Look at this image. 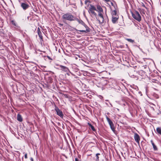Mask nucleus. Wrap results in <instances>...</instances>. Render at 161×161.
<instances>
[{
    "label": "nucleus",
    "instance_id": "nucleus-43",
    "mask_svg": "<svg viewBox=\"0 0 161 161\" xmlns=\"http://www.w3.org/2000/svg\"><path fill=\"white\" fill-rule=\"evenodd\" d=\"M91 157H92V155H93V154H91Z\"/></svg>",
    "mask_w": 161,
    "mask_h": 161
},
{
    "label": "nucleus",
    "instance_id": "nucleus-17",
    "mask_svg": "<svg viewBox=\"0 0 161 161\" xmlns=\"http://www.w3.org/2000/svg\"><path fill=\"white\" fill-rule=\"evenodd\" d=\"M17 120L20 122H21L22 120V118L21 116L19 114L17 115Z\"/></svg>",
    "mask_w": 161,
    "mask_h": 161
},
{
    "label": "nucleus",
    "instance_id": "nucleus-26",
    "mask_svg": "<svg viewBox=\"0 0 161 161\" xmlns=\"http://www.w3.org/2000/svg\"><path fill=\"white\" fill-rule=\"evenodd\" d=\"M12 24L13 25H15V23L14 22V21H12Z\"/></svg>",
    "mask_w": 161,
    "mask_h": 161
},
{
    "label": "nucleus",
    "instance_id": "nucleus-33",
    "mask_svg": "<svg viewBox=\"0 0 161 161\" xmlns=\"http://www.w3.org/2000/svg\"><path fill=\"white\" fill-rule=\"evenodd\" d=\"M92 72H94L92 69H91V75L94 74L93 72L92 73Z\"/></svg>",
    "mask_w": 161,
    "mask_h": 161
},
{
    "label": "nucleus",
    "instance_id": "nucleus-9",
    "mask_svg": "<svg viewBox=\"0 0 161 161\" xmlns=\"http://www.w3.org/2000/svg\"><path fill=\"white\" fill-rule=\"evenodd\" d=\"M96 7L94 5H91V14L94 15L95 16H97V14L93 10L96 11Z\"/></svg>",
    "mask_w": 161,
    "mask_h": 161
},
{
    "label": "nucleus",
    "instance_id": "nucleus-2",
    "mask_svg": "<svg viewBox=\"0 0 161 161\" xmlns=\"http://www.w3.org/2000/svg\"><path fill=\"white\" fill-rule=\"evenodd\" d=\"M62 18L63 19L69 21H74L75 17L69 13H68L63 15Z\"/></svg>",
    "mask_w": 161,
    "mask_h": 161
},
{
    "label": "nucleus",
    "instance_id": "nucleus-6",
    "mask_svg": "<svg viewBox=\"0 0 161 161\" xmlns=\"http://www.w3.org/2000/svg\"><path fill=\"white\" fill-rule=\"evenodd\" d=\"M98 16H99L100 18V19H99L98 20L99 23L100 24H102L104 22L106 23V22H108V18L107 15H106V17L107 19L105 20L104 19V18L102 14V12L99 13Z\"/></svg>",
    "mask_w": 161,
    "mask_h": 161
},
{
    "label": "nucleus",
    "instance_id": "nucleus-4",
    "mask_svg": "<svg viewBox=\"0 0 161 161\" xmlns=\"http://www.w3.org/2000/svg\"><path fill=\"white\" fill-rule=\"evenodd\" d=\"M91 83H92L93 85L94 86L95 85L96 86L98 87L99 86V78L98 77H96L94 78L93 76L91 75ZM92 84H91V85Z\"/></svg>",
    "mask_w": 161,
    "mask_h": 161
},
{
    "label": "nucleus",
    "instance_id": "nucleus-24",
    "mask_svg": "<svg viewBox=\"0 0 161 161\" xmlns=\"http://www.w3.org/2000/svg\"><path fill=\"white\" fill-rule=\"evenodd\" d=\"M126 40L128 42H130L132 43H135V41L134 40H133L131 39L128 38Z\"/></svg>",
    "mask_w": 161,
    "mask_h": 161
},
{
    "label": "nucleus",
    "instance_id": "nucleus-27",
    "mask_svg": "<svg viewBox=\"0 0 161 161\" xmlns=\"http://www.w3.org/2000/svg\"><path fill=\"white\" fill-rule=\"evenodd\" d=\"M142 7H144V8H146V7L145 6V4L143 3H142Z\"/></svg>",
    "mask_w": 161,
    "mask_h": 161
},
{
    "label": "nucleus",
    "instance_id": "nucleus-22",
    "mask_svg": "<svg viewBox=\"0 0 161 161\" xmlns=\"http://www.w3.org/2000/svg\"><path fill=\"white\" fill-rule=\"evenodd\" d=\"M112 15H113H113L116 16H117L116 15L117 14V11L116 10V9L112 11Z\"/></svg>",
    "mask_w": 161,
    "mask_h": 161
},
{
    "label": "nucleus",
    "instance_id": "nucleus-30",
    "mask_svg": "<svg viewBox=\"0 0 161 161\" xmlns=\"http://www.w3.org/2000/svg\"><path fill=\"white\" fill-rule=\"evenodd\" d=\"M25 158H27V154L26 153L25 154Z\"/></svg>",
    "mask_w": 161,
    "mask_h": 161
},
{
    "label": "nucleus",
    "instance_id": "nucleus-23",
    "mask_svg": "<svg viewBox=\"0 0 161 161\" xmlns=\"http://www.w3.org/2000/svg\"><path fill=\"white\" fill-rule=\"evenodd\" d=\"M91 36L92 35H94L96 33V32L94 31L93 28L91 26Z\"/></svg>",
    "mask_w": 161,
    "mask_h": 161
},
{
    "label": "nucleus",
    "instance_id": "nucleus-18",
    "mask_svg": "<svg viewBox=\"0 0 161 161\" xmlns=\"http://www.w3.org/2000/svg\"><path fill=\"white\" fill-rule=\"evenodd\" d=\"M74 20L77 21L79 22V23L81 24H83L84 23L82 21V20H79L78 19L75 18V17L74 19Z\"/></svg>",
    "mask_w": 161,
    "mask_h": 161
},
{
    "label": "nucleus",
    "instance_id": "nucleus-12",
    "mask_svg": "<svg viewBox=\"0 0 161 161\" xmlns=\"http://www.w3.org/2000/svg\"><path fill=\"white\" fill-rule=\"evenodd\" d=\"M118 18L119 17L118 15L116 17L113 16L112 19V23L114 24L118 20Z\"/></svg>",
    "mask_w": 161,
    "mask_h": 161
},
{
    "label": "nucleus",
    "instance_id": "nucleus-5",
    "mask_svg": "<svg viewBox=\"0 0 161 161\" xmlns=\"http://www.w3.org/2000/svg\"><path fill=\"white\" fill-rule=\"evenodd\" d=\"M106 117L107 121L110 125V128L114 133H115V127H114V125L113 122L107 115L106 116Z\"/></svg>",
    "mask_w": 161,
    "mask_h": 161
},
{
    "label": "nucleus",
    "instance_id": "nucleus-41",
    "mask_svg": "<svg viewBox=\"0 0 161 161\" xmlns=\"http://www.w3.org/2000/svg\"><path fill=\"white\" fill-rule=\"evenodd\" d=\"M139 94L141 93V92H139Z\"/></svg>",
    "mask_w": 161,
    "mask_h": 161
},
{
    "label": "nucleus",
    "instance_id": "nucleus-35",
    "mask_svg": "<svg viewBox=\"0 0 161 161\" xmlns=\"http://www.w3.org/2000/svg\"><path fill=\"white\" fill-rule=\"evenodd\" d=\"M104 19H105H105H106V20H107V17H106H106H104Z\"/></svg>",
    "mask_w": 161,
    "mask_h": 161
},
{
    "label": "nucleus",
    "instance_id": "nucleus-32",
    "mask_svg": "<svg viewBox=\"0 0 161 161\" xmlns=\"http://www.w3.org/2000/svg\"><path fill=\"white\" fill-rule=\"evenodd\" d=\"M134 88L136 90H137L138 89V88L136 86Z\"/></svg>",
    "mask_w": 161,
    "mask_h": 161
},
{
    "label": "nucleus",
    "instance_id": "nucleus-37",
    "mask_svg": "<svg viewBox=\"0 0 161 161\" xmlns=\"http://www.w3.org/2000/svg\"><path fill=\"white\" fill-rule=\"evenodd\" d=\"M91 94H93H93H94V92H92V91H91Z\"/></svg>",
    "mask_w": 161,
    "mask_h": 161
},
{
    "label": "nucleus",
    "instance_id": "nucleus-42",
    "mask_svg": "<svg viewBox=\"0 0 161 161\" xmlns=\"http://www.w3.org/2000/svg\"><path fill=\"white\" fill-rule=\"evenodd\" d=\"M91 39H92V37H91Z\"/></svg>",
    "mask_w": 161,
    "mask_h": 161
},
{
    "label": "nucleus",
    "instance_id": "nucleus-13",
    "mask_svg": "<svg viewBox=\"0 0 161 161\" xmlns=\"http://www.w3.org/2000/svg\"><path fill=\"white\" fill-rule=\"evenodd\" d=\"M21 6L24 9H26L27 8L29 7L28 5L25 3H22L21 4Z\"/></svg>",
    "mask_w": 161,
    "mask_h": 161
},
{
    "label": "nucleus",
    "instance_id": "nucleus-10",
    "mask_svg": "<svg viewBox=\"0 0 161 161\" xmlns=\"http://www.w3.org/2000/svg\"><path fill=\"white\" fill-rule=\"evenodd\" d=\"M55 110L57 114L60 117H62L63 114L62 111L60 110L58 108H56Z\"/></svg>",
    "mask_w": 161,
    "mask_h": 161
},
{
    "label": "nucleus",
    "instance_id": "nucleus-25",
    "mask_svg": "<svg viewBox=\"0 0 161 161\" xmlns=\"http://www.w3.org/2000/svg\"><path fill=\"white\" fill-rule=\"evenodd\" d=\"M111 5L114 7L115 9H116V8H117V5H114V3L112 2H111Z\"/></svg>",
    "mask_w": 161,
    "mask_h": 161
},
{
    "label": "nucleus",
    "instance_id": "nucleus-34",
    "mask_svg": "<svg viewBox=\"0 0 161 161\" xmlns=\"http://www.w3.org/2000/svg\"><path fill=\"white\" fill-rule=\"evenodd\" d=\"M30 159H31V161H33L32 158H31Z\"/></svg>",
    "mask_w": 161,
    "mask_h": 161
},
{
    "label": "nucleus",
    "instance_id": "nucleus-7",
    "mask_svg": "<svg viewBox=\"0 0 161 161\" xmlns=\"http://www.w3.org/2000/svg\"><path fill=\"white\" fill-rule=\"evenodd\" d=\"M134 138L135 141L138 144H139L140 138L139 135L137 133H135L134 136Z\"/></svg>",
    "mask_w": 161,
    "mask_h": 161
},
{
    "label": "nucleus",
    "instance_id": "nucleus-20",
    "mask_svg": "<svg viewBox=\"0 0 161 161\" xmlns=\"http://www.w3.org/2000/svg\"><path fill=\"white\" fill-rule=\"evenodd\" d=\"M156 131L160 135H161V128L158 127L156 129Z\"/></svg>",
    "mask_w": 161,
    "mask_h": 161
},
{
    "label": "nucleus",
    "instance_id": "nucleus-19",
    "mask_svg": "<svg viewBox=\"0 0 161 161\" xmlns=\"http://www.w3.org/2000/svg\"><path fill=\"white\" fill-rule=\"evenodd\" d=\"M91 130H92L94 132L93 133L94 134L96 135L95 134H97V131L96 129L94 127L91 125Z\"/></svg>",
    "mask_w": 161,
    "mask_h": 161
},
{
    "label": "nucleus",
    "instance_id": "nucleus-3",
    "mask_svg": "<svg viewBox=\"0 0 161 161\" xmlns=\"http://www.w3.org/2000/svg\"><path fill=\"white\" fill-rule=\"evenodd\" d=\"M131 14L133 18L139 22L141 20V16L138 12L136 11L134 12H132Z\"/></svg>",
    "mask_w": 161,
    "mask_h": 161
},
{
    "label": "nucleus",
    "instance_id": "nucleus-39",
    "mask_svg": "<svg viewBox=\"0 0 161 161\" xmlns=\"http://www.w3.org/2000/svg\"><path fill=\"white\" fill-rule=\"evenodd\" d=\"M89 11L91 10V8H90L89 9Z\"/></svg>",
    "mask_w": 161,
    "mask_h": 161
},
{
    "label": "nucleus",
    "instance_id": "nucleus-40",
    "mask_svg": "<svg viewBox=\"0 0 161 161\" xmlns=\"http://www.w3.org/2000/svg\"><path fill=\"white\" fill-rule=\"evenodd\" d=\"M159 113L160 114H161V111H160Z\"/></svg>",
    "mask_w": 161,
    "mask_h": 161
},
{
    "label": "nucleus",
    "instance_id": "nucleus-36",
    "mask_svg": "<svg viewBox=\"0 0 161 161\" xmlns=\"http://www.w3.org/2000/svg\"><path fill=\"white\" fill-rule=\"evenodd\" d=\"M75 161H78V160L77 158H75Z\"/></svg>",
    "mask_w": 161,
    "mask_h": 161
},
{
    "label": "nucleus",
    "instance_id": "nucleus-8",
    "mask_svg": "<svg viewBox=\"0 0 161 161\" xmlns=\"http://www.w3.org/2000/svg\"><path fill=\"white\" fill-rule=\"evenodd\" d=\"M101 155L99 153H96L95 155L92 157V159L94 161H99V156Z\"/></svg>",
    "mask_w": 161,
    "mask_h": 161
},
{
    "label": "nucleus",
    "instance_id": "nucleus-15",
    "mask_svg": "<svg viewBox=\"0 0 161 161\" xmlns=\"http://www.w3.org/2000/svg\"><path fill=\"white\" fill-rule=\"evenodd\" d=\"M151 143L153 146V148L154 151H157L158 150V148L157 146L155 145L154 143H153V140H152L151 141Z\"/></svg>",
    "mask_w": 161,
    "mask_h": 161
},
{
    "label": "nucleus",
    "instance_id": "nucleus-38",
    "mask_svg": "<svg viewBox=\"0 0 161 161\" xmlns=\"http://www.w3.org/2000/svg\"><path fill=\"white\" fill-rule=\"evenodd\" d=\"M88 125H89V126H91V124H90V123H88Z\"/></svg>",
    "mask_w": 161,
    "mask_h": 161
},
{
    "label": "nucleus",
    "instance_id": "nucleus-31",
    "mask_svg": "<svg viewBox=\"0 0 161 161\" xmlns=\"http://www.w3.org/2000/svg\"><path fill=\"white\" fill-rule=\"evenodd\" d=\"M80 31L81 32H85V31L83 30H80V31Z\"/></svg>",
    "mask_w": 161,
    "mask_h": 161
},
{
    "label": "nucleus",
    "instance_id": "nucleus-16",
    "mask_svg": "<svg viewBox=\"0 0 161 161\" xmlns=\"http://www.w3.org/2000/svg\"><path fill=\"white\" fill-rule=\"evenodd\" d=\"M137 73L138 74L142 76L145 73V72L142 70H141L138 71Z\"/></svg>",
    "mask_w": 161,
    "mask_h": 161
},
{
    "label": "nucleus",
    "instance_id": "nucleus-29",
    "mask_svg": "<svg viewBox=\"0 0 161 161\" xmlns=\"http://www.w3.org/2000/svg\"><path fill=\"white\" fill-rule=\"evenodd\" d=\"M99 98H100V99H103V97L102 96H101V95H100V96H99Z\"/></svg>",
    "mask_w": 161,
    "mask_h": 161
},
{
    "label": "nucleus",
    "instance_id": "nucleus-14",
    "mask_svg": "<svg viewBox=\"0 0 161 161\" xmlns=\"http://www.w3.org/2000/svg\"><path fill=\"white\" fill-rule=\"evenodd\" d=\"M60 67L61 68V69L65 72H67L69 71L68 69L66 67L60 65Z\"/></svg>",
    "mask_w": 161,
    "mask_h": 161
},
{
    "label": "nucleus",
    "instance_id": "nucleus-28",
    "mask_svg": "<svg viewBox=\"0 0 161 161\" xmlns=\"http://www.w3.org/2000/svg\"><path fill=\"white\" fill-rule=\"evenodd\" d=\"M133 46H135V47H139V48H140V47H139V46H138L137 45H135V44H134L133 45Z\"/></svg>",
    "mask_w": 161,
    "mask_h": 161
},
{
    "label": "nucleus",
    "instance_id": "nucleus-21",
    "mask_svg": "<svg viewBox=\"0 0 161 161\" xmlns=\"http://www.w3.org/2000/svg\"><path fill=\"white\" fill-rule=\"evenodd\" d=\"M38 34L39 36V37H40V38L41 39H42V32L39 31V29L38 28Z\"/></svg>",
    "mask_w": 161,
    "mask_h": 161
},
{
    "label": "nucleus",
    "instance_id": "nucleus-1",
    "mask_svg": "<svg viewBox=\"0 0 161 161\" xmlns=\"http://www.w3.org/2000/svg\"><path fill=\"white\" fill-rule=\"evenodd\" d=\"M99 49L97 46H95L91 45V53H92V54L95 57V60H92L91 59V64H93L94 62L95 63L94 64H96L97 63H98L97 61V58L98 56V52ZM93 64L92 65H93Z\"/></svg>",
    "mask_w": 161,
    "mask_h": 161
},
{
    "label": "nucleus",
    "instance_id": "nucleus-11",
    "mask_svg": "<svg viewBox=\"0 0 161 161\" xmlns=\"http://www.w3.org/2000/svg\"><path fill=\"white\" fill-rule=\"evenodd\" d=\"M96 7V11L99 12H103V9L101 6L99 5H97L94 6Z\"/></svg>",
    "mask_w": 161,
    "mask_h": 161
}]
</instances>
